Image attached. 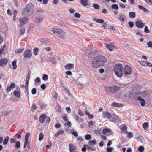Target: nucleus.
<instances>
[{
	"instance_id": "f257e3e1",
	"label": "nucleus",
	"mask_w": 152,
	"mask_h": 152,
	"mask_svg": "<svg viewBox=\"0 0 152 152\" xmlns=\"http://www.w3.org/2000/svg\"><path fill=\"white\" fill-rule=\"evenodd\" d=\"M106 58L104 56L99 55L94 58L92 61L91 69L94 70L95 69L103 66L106 62Z\"/></svg>"
},
{
	"instance_id": "f03ea898",
	"label": "nucleus",
	"mask_w": 152,
	"mask_h": 152,
	"mask_svg": "<svg viewBox=\"0 0 152 152\" xmlns=\"http://www.w3.org/2000/svg\"><path fill=\"white\" fill-rule=\"evenodd\" d=\"M34 11V7L33 4L29 3L27 5L25 8L22 11V14L23 15H30L33 14Z\"/></svg>"
},
{
	"instance_id": "7ed1b4c3",
	"label": "nucleus",
	"mask_w": 152,
	"mask_h": 152,
	"mask_svg": "<svg viewBox=\"0 0 152 152\" xmlns=\"http://www.w3.org/2000/svg\"><path fill=\"white\" fill-rule=\"evenodd\" d=\"M123 68L121 64H118L115 65L114 68V72L116 75L119 77H121L123 75Z\"/></svg>"
},
{
	"instance_id": "20e7f679",
	"label": "nucleus",
	"mask_w": 152,
	"mask_h": 152,
	"mask_svg": "<svg viewBox=\"0 0 152 152\" xmlns=\"http://www.w3.org/2000/svg\"><path fill=\"white\" fill-rule=\"evenodd\" d=\"M52 31L58 37L63 38L66 35V32L61 29L58 28H54L52 29Z\"/></svg>"
},
{
	"instance_id": "39448f33",
	"label": "nucleus",
	"mask_w": 152,
	"mask_h": 152,
	"mask_svg": "<svg viewBox=\"0 0 152 152\" xmlns=\"http://www.w3.org/2000/svg\"><path fill=\"white\" fill-rule=\"evenodd\" d=\"M29 21L28 18L27 17H21L19 18L18 24L19 27L20 28L22 27L24 25L27 23Z\"/></svg>"
},
{
	"instance_id": "423d86ee",
	"label": "nucleus",
	"mask_w": 152,
	"mask_h": 152,
	"mask_svg": "<svg viewBox=\"0 0 152 152\" xmlns=\"http://www.w3.org/2000/svg\"><path fill=\"white\" fill-rule=\"evenodd\" d=\"M32 56L31 51L29 49H26L24 52L23 56L25 58H31Z\"/></svg>"
},
{
	"instance_id": "0eeeda50",
	"label": "nucleus",
	"mask_w": 152,
	"mask_h": 152,
	"mask_svg": "<svg viewBox=\"0 0 152 152\" xmlns=\"http://www.w3.org/2000/svg\"><path fill=\"white\" fill-rule=\"evenodd\" d=\"M132 69L131 67L128 65H126L124 69V72L125 75H129L131 74Z\"/></svg>"
},
{
	"instance_id": "6e6552de",
	"label": "nucleus",
	"mask_w": 152,
	"mask_h": 152,
	"mask_svg": "<svg viewBox=\"0 0 152 152\" xmlns=\"http://www.w3.org/2000/svg\"><path fill=\"white\" fill-rule=\"evenodd\" d=\"M105 47L110 51H112L113 50L114 47V44L111 43L110 44L104 43Z\"/></svg>"
},
{
	"instance_id": "1a4fd4ad",
	"label": "nucleus",
	"mask_w": 152,
	"mask_h": 152,
	"mask_svg": "<svg viewBox=\"0 0 152 152\" xmlns=\"http://www.w3.org/2000/svg\"><path fill=\"white\" fill-rule=\"evenodd\" d=\"M137 100L138 102L139 103H140L141 105L143 106H144L145 104V100L142 99L140 96L138 97L137 98Z\"/></svg>"
},
{
	"instance_id": "9d476101",
	"label": "nucleus",
	"mask_w": 152,
	"mask_h": 152,
	"mask_svg": "<svg viewBox=\"0 0 152 152\" xmlns=\"http://www.w3.org/2000/svg\"><path fill=\"white\" fill-rule=\"evenodd\" d=\"M140 64L142 65L145 66H152V64L150 62H148L145 61H140Z\"/></svg>"
},
{
	"instance_id": "9b49d317",
	"label": "nucleus",
	"mask_w": 152,
	"mask_h": 152,
	"mask_svg": "<svg viewBox=\"0 0 152 152\" xmlns=\"http://www.w3.org/2000/svg\"><path fill=\"white\" fill-rule=\"evenodd\" d=\"M15 83H11L9 86H8L6 89V91L7 93L9 92L11 90V89H13L15 87Z\"/></svg>"
},
{
	"instance_id": "f8f14e48",
	"label": "nucleus",
	"mask_w": 152,
	"mask_h": 152,
	"mask_svg": "<svg viewBox=\"0 0 152 152\" xmlns=\"http://www.w3.org/2000/svg\"><path fill=\"white\" fill-rule=\"evenodd\" d=\"M135 24L137 27L138 28H142L144 26V24H143L142 22L139 20L136 21Z\"/></svg>"
},
{
	"instance_id": "ddd939ff",
	"label": "nucleus",
	"mask_w": 152,
	"mask_h": 152,
	"mask_svg": "<svg viewBox=\"0 0 152 152\" xmlns=\"http://www.w3.org/2000/svg\"><path fill=\"white\" fill-rule=\"evenodd\" d=\"M43 20L42 15H37L35 21L38 24H39Z\"/></svg>"
},
{
	"instance_id": "4468645a",
	"label": "nucleus",
	"mask_w": 152,
	"mask_h": 152,
	"mask_svg": "<svg viewBox=\"0 0 152 152\" xmlns=\"http://www.w3.org/2000/svg\"><path fill=\"white\" fill-rule=\"evenodd\" d=\"M118 116L115 114H112L111 115L110 120L113 122H115V120L118 119Z\"/></svg>"
},
{
	"instance_id": "2eb2a0df",
	"label": "nucleus",
	"mask_w": 152,
	"mask_h": 152,
	"mask_svg": "<svg viewBox=\"0 0 152 152\" xmlns=\"http://www.w3.org/2000/svg\"><path fill=\"white\" fill-rule=\"evenodd\" d=\"M73 64H68L65 66V68L66 70H69L73 69L74 68Z\"/></svg>"
},
{
	"instance_id": "dca6fc26",
	"label": "nucleus",
	"mask_w": 152,
	"mask_h": 152,
	"mask_svg": "<svg viewBox=\"0 0 152 152\" xmlns=\"http://www.w3.org/2000/svg\"><path fill=\"white\" fill-rule=\"evenodd\" d=\"M69 147L70 152H75L76 150V147L71 144L69 145Z\"/></svg>"
},
{
	"instance_id": "f3484780",
	"label": "nucleus",
	"mask_w": 152,
	"mask_h": 152,
	"mask_svg": "<svg viewBox=\"0 0 152 152\" xmlns=\"http://www.w3.org/2000/svg\"><path fill=\"white\" fill-rule=\"evenodd\" d=\"M111 115L108 111L104 112L103 113V117L104 118H107L110 119Z\"/></svg>"
},
{
	"instance_id": "a211bd4d",
	"label": "nucleus",
	"mask_w": 152,
	"mask_h": 152,
	"mask_svg": "<svg viewBox=\"0 0 152 152\" xmlns=\"http://www.w3.org/2000/svg\"><path fill=\"white\" fill-rule=\"evenodd\" d=\"M47 61H49L53 64H56V58L53 57H49L48 58V60Z\"/></svg>"
},
{
	"instance_id": "6ab92c4d",
	"label": "nucleus",
	"mask_w": 152,
	"mask_h": 152,
	"mask_svg": "<svg viewBox=\"0 0 152 152\" xmlns=\"http://www.w3.org/2000/svg\"><path fill=\"white\" fill-rule=\"evenodd\" d=\"M7 60L6 58H2L0 60V66H2L4 64L7 63Z\"/></svg>"
},
{
	"instance_id": "aec40b11",
	"label": "nucleus",
	"mask_w": 152,
	"mask_h": 152,
	"mask_svg": "<svg viewBox=\"0 0 152 152\" xmlns=\"http://www.w3.org/2000/svg\"><path fill=\"white\" fill-rule=\"evenodd\" d=\"M125 18V15L121 14L119 15L118 18L121 23H123L124 21Z\"/></svg>"
},
{
	"instance_id": "412c9836",
	"label": "nucleus",
	"mask_w": 152,
	"mask_h": 152,
	"mask_svg": "<svg viewBox=\"0 0 152 152\" xmlns=\"http://www.w3.org/2000/svg\"><path fill=\"white\" fill-rule=\"evenodd\" d=\"M111 105L116 107H121L123 106L122 104H119L116 102L112 103Z\"/></svg>"
},
{
	"instance_id": "4be33fe9",
	"label": "nucleus",
	"mask_w": 152,
	"mask_h": 152,
	"mask_svg": "<svg viewBox=\"0 0 152 152\" xmlns=\"http://www.w3.org/2000/svg\"><path fill=\"white\" fill-rule=\"evenodd\" d=\"M46 118V116L45 115H42L40 116L39 118V121L41 123H42L44 122V120Z\"/></svg>"
},
{
	"instance_id": "5701e85b",
	"label": "nucleus",
	"mask_w": 152,
	"mask_h": 152,
	"mask_svg": "<svg viewBox=\"0 0 152 152\" xmlns=\"http://www.w3.org/2000/svg\"><path fill=\"white\" fill-rule=\"evenodd\" d=\"M111 131L110 129L109 128H106L103 130L102 133L104 135H106L107 133H110Z\"/></svg>"
},
{
	"instance_id": "b1692460",
	"label": "nucleus",
	"mask_w": 152,
	"mask_h": 152,
	"mask_svg": "<svg viewBox=\"0 0 152 152\" xmlns=\"http://www.w3.org/2000/svg\"><path fill=\"white\" fill-rule=\"evenodd\" d=\"M138 7L139 9L142 10L144 12L147 13L149 12L148 10L146 8L144 7L143 6L141 5H139Z\"/></svg>"
},
{
	"instance_id": "393cba45",
	"label": "nucleus",
	"mask_w": 152,
	"mask_h": 152,
	"mask_svg": "<svg viewBox=\"0 0 152 152\" xmlns=\"http://www.w3.org/2000/svg\"><path fill=\"white\" fill-rule=\"evenodd\" d=\"M94 20L95 21H96L97 23H103L104 22V20L102 19H97L96 18H95L94 19Z\"/></svg>"
},
{
	"instance_id": "a878e982",
	"label": "nucleus",
	"mask_w": 152,
	"mask_h": 152,
	"mask_svg": "<svg viewBox=\"0 0 152 152\" xmlns=\"http://www.w3.org/2000/svg\"><path fill=\"white\" fill-rule=\"evenodd\" d=\"M88 144L91 146H93L94 145H96V141L95 139L93 140H89L88 142Z\"/></svg>"
},
{
	"instance_id": "bb28decb",
	"label": "nucleus",
	"mask_w": 152,
	"mask_h": 152,
	"mask_svg": "<svg viewBox=\"0 0 152 152\" xmlns=\"http://www.w3.org/2000/svg\"><path fill=\"white\" fill-rule=\"evenodd\" d=\"M88 0H81L80 2L81 4L84 6H86L88 5Z\"/></svg>"
},
{
	"instance_id": "cd10ccee",
	"label": "nucleus",
	"mask_w": 152,
	"mask_h": 152,
	"mask_svg": "<svg viewBox=\"0 0 152 152\" xmlns=\"http://www.w3.org/2000/svg\"><path fill=\"white\" fill-rule=\"evenodd\" d=\"M136 16V14L134 12H130L129 13V16L132 18H134Z\"/></svg>"
},
{
	"instance_id": "c85d7f7f",
	"label": "nucleus",
	"mask_w": 152,
	"mask_h": 152,
	"mask_svg": "<svg viewBox=\"0 0 152 152\" xmlns=\"http://www.w3.org/2000/svg\"><path fill=\"white\" fill-rule=\"evenodd\" d=\"M14 94L18 98H19L20 97V93L18 91H15L14 92Z\"/></svg>"
},
{
	"instance_id": "c756f323",
	"label": "nucleus",
	"mask_w": 152,
	"mask_h": 152,
	"mask_svg": "<svg viewBox=\"0 0 152 152\" xmlns=\"http://www.w3.org/2000/svg\"><path fill=\"white\" fill-rule=\"evenodd\" d=\"M9 137L8 136H6L4 140L3 144L4 145H6L9 140Z\"/></svg>"
},
{
	"instance_id": "7c9ffc66",
	"label": "nucleus",
	"mask_w": 152,
	"mask_h": 152,
	"mask_svg": "<svg viewBox=\"0 0 152 152\" xmlns=\"http://www.w3.org/2000/svg\"><path fill=\"white\" fill-rule=\"evenodd\" d=\"M43 13V11L40 9H38L37 11L36 15H41V14Z\"/></svg>"
},
{
	"instance_id": "2f4dec72",
	"label": "nucleus",
	"mask_w": 152,
	"mask_h": 152,
	"mask_svg": "<svg viewBox=\"0 0 152 152\" xmlns=\"http://www.w3.org/2000/svg\"><path fill=\"white\" fill-rule=\"evenodd\" d=\"M33 54L35 56L37 55V53L39 51V49L37 48H35L33 49Z\"/></svg>"
},
{
	"instance_id": "473e14b6",
	"label": "nucleus",
	"mask_w": 152,
	"mask_h": 152,
	"mask_svg": "<svg viewBox=\"0 0 152 152\" xmlns=\"http://www.w3.org/2000/svg\"><path fill=\"white\" fill-rule=\"evenodd\" d=\"M16 62L17 61L16 60H14L12 62L13 69H16L17 67Z\"/></svg>"
},
{
	"instance_id": "72a5a7b5",
	"label": "nucleus",
	"mask_w": 152,
	"mask_h": 152,
	"mask_svg": "<svg viewBox=\"0 0 152 152\" xmlns=\"http://www.w3.org/2000/svg\"><path fill=\"white\" fill-rule=\"evenodd\" d=\"M93 7L96 10H98L100 8L99 6L96 4H93Z\"/></svg>"
},
{
	"instance_id": "f704fd0d",
	"label": "nucleus",
	"mask_w": 152,
	"mask_h": 152,
	"mask_svg": "<svg viewBox=\"0 0 152 152\" xmlns=\"http://www.w3.org/2000/svg\"><path fill=\"white\" fill-rule=\"evenodd\" d=\"M24 50V48L18 49L15 50V52L16 53H18L23 51Z\"/></svg>"
},
{
	"instance_id": "c9c22d12",
	"label": "nucleus",
	"mask_w": 152,
	"mask_h": 152,
	"mask_svg": "<svg viewBox=\"0 0 152 152\" xmlns=\"http://www.w3.org/2000/svg\"><path fill=\"white\" fill-rule=\"evenodd\" d=\"M111 8L116 10H117L119 9V7L118 5L116 4H113L112 5Z\"/></svg>"
},
{
	"instance_id": "e433bc0d",
	"label": "nucleus",
	"mask_w": 152,
	"mask_h": 152,
	"mask_svg": "<svg viewBox=\"0 0 152 152\" xmlns=\"http://www.w3.org/2000/svg\"><path fill=\"white\" fill-rule=\"evenodd\" d=\"M44 135L41 132L39 133V140L40 141H41L42 140L43 138Z\"/></svg>"
},
{
	"instance_id": "4c0bfd02",
	"label": "nucleus",
	"mask_w": 152,
	"mask_h": 152,
	"mask_svg": "<svg viewBox=\"0 0 152 152\" xmlns=\"http://www.w3.org/2000/svg\"><path fill=\"white\" fill-rule=\"evenodd\" d=\"M148 125V122H145L142 124V126L144 129H146Z\"/></svg>"
},
{
	"instance_id": "58836bf2",
	"label": "nucleus",
	"mask_w": 152,
	"mask_h": 152,
	"mask_svg": "<svg viewBox=\"0 0 152 152\" xmlns=\"http://www.w3.org/2000/svg\"><path fill=\"white\" fill-rule=\"evenodd\" d=\"M25 33V28H21L19 30V33L20 35L23 34Z\"/></svg>"
},
{
	"instance_id": "ea45409f",
	"label": "nucleus",
	"mask_w": 152,
	"mask_h": 152,
	"mask_svg": "<svg viewBox=\"0 0 152 152\" xmlns=\"http://www.w3.org/2000/svg\"><path fill=\"white\" fill-rule=\"evenodd\" d=\"M70 132L75 137H77L78 135V134L77 132L75 131H71Z\"/></svg>"
},
{
	"instance_id": "a19ab883",
	"label": "nucleus",
	"mask_w": 152,
	"mask_h": 152,
	"mask_svg": "<svg viewBox=\"0 0 152 152\" xmlns=\"http://www.w3.org/2000/svg\"><path fill=\"white\" fill-rule=\"evenodd\" d=\"M48 79V75L45 74H44L43 75L42 77V79L44 81L47 80Z\"/></svg>"
},
{
	"instance_id": "79ce46f5",
	"label": "nucleus",
	"mask_w": 152,
	"mask_h": 152,
	"mask_svg": "<svg viewBox=\"0 0 152 152\" xmlns=\"http://www.w3.org/2000/svg\"><path fill=\"white\" fill-rule=\"evenodd\" d=\"M20 146V144L19 141H17L15 143V148H19Z\"/></svg>"
},
{
	"instance_id": "37998d69",
	"label": "nucleus",
	"mask_w": 152,
	"mask_h": 152,
	"mask_svg": "<svg viewBox=\"0 0 152 152\" xmlns=\"http://www.w3.org/2000/svg\"><path fill=\"white\" fill-rule=\"evenodd\" d=\"M144 149V147L142 146H140L138 148V150L140 152H142Z\"/></svg>"
},
{
	"instance_id": "c03bdc74",
	"label": "nucleus",
	"mask_w": 152,
	"mask_h": 152,
	"mask_svg": "<svg viewBox=\"0 0 152 152\" xmlns=\"http://www.w3.org/2000/svg\"><path fill=\"white\" fill-rule=\"evenodd\" d=\"M126 132L127 134L128 135L129 137L131 138L133 137V134L132 132Z\"/></svg>"
},
{
	"instance_id": "a18cd8bd",
	"label": "nucleus",
	"mask_w": 152,
	"mask_h": 152,
	"mask_svg": "<svg viewBox=\"0 0 152 152\" xmlns=\"http://www.w3.org/2000/svg\"><path fill=\"white\" fill-rule=\"evenodd\" d=\"M110 88L111 91H113L114 92L116 91L119 88L118 87H115L114 88L111 87Z\"/></svg>"
},
{
	"instance_id": "49530a36",
	"label": "nucleus",
	"mask_w": 152,
	"mask_h": 152,
	"mask_svg": "<svg viewBox=\"0 0 152 152\" xmlns=\"http://www.w3.org/2000/svg\"><path fill=\"white\" fill-rule=\"evenodd\" d=\"M147 45L149 48H152V41H150L148 42Z\"/></svg>"
},
{
	"instance_id": "de8ad7c7",
	"label": "nucleus",
	"mask_w": 152,
	"mask_h": 152,
	"mask_svg": "<svg viewBox=\"0 0 152 152\" xmlns=\"http://www.w3.org/2000/svg\"><path fill=\"white\" fill-rule=\"evenodd\" d=\"M107 29H109L112 30V31H114L115 30V28L114 27L112 26H108L107 28Z\"/></svg>"
},
{
	"instance_id": "09e8293b",
	"label": "nucleus",
	"mask_w": 152,
	"mask_h": 152,
	"mask_svg": "<svg viewBox=\"0 0 152 152\" xmlns=\"http://www.w3.org/2000/svg\"><path fill=\"white\" fill-rule=\"evenodd\" d=\"M94 54L93 53L90 52L88 55V57L89 58H91L94 56Z\"/></svg>"
},
{
	"instance_id": "8fccbe9b",
	"label": "nucleus",
	"mask_w": 152,
	"mask_h": 152,
	"mask_svg": "<svg viewBox=\"0 0 152 152\" xmlns=\"http://www.w3.org/2000/svg\"><path fill=\"white\" fill-rule=\"evenodd\" d=\"M86 146L88 147V145H84L81 149V150L82 151L85 152L86 151Z\"/></svg>"
},
{
	"instance_id": "3c124183",
	"label": "nucleus",
	"mask_w": 152,
	"mask_h": 152,
	"mask_svg": "<svg viewBox=\"0 0 152 152\" xmlns=\"http://www.w3.org/2000/svg\"><path fill=\"white\" fill-rule=\"evenodd\" d=\"M128 24L129 27L131 28H133L134 26V23L133 22L129 21L128 22Z\"/></svg>"
},
{
	"instance_id": "603ef678",
	"label": "nucleus",
	"mask_w": 152,
	"mask_h": 152,
	"mask_svg": "<svg viewBox=\"0 0 152 152\" xmlns=\"http://www.w3.org/2000/svg\"><path fill=\"white\" fill-rule=\"evenodd\" d=\"M37 92V90L35 88H33L32 89L31 92L33 94H35Z\"/></svg>"
},
{
	"instance_id": "864d4df0",
	"label": "nucleus",
	"mask_w": 152,
	"mask_h": 152,
	"mask_svg": "<svg viewBox=\"0 0 152 152\" xmlns=\"http://www.w3.org/2000/svg\"><path fill=\"white\" fill-rule=\"evenodd\" d=\"M78 114L81 116H83L84 115V113L83 112L80 110H79Z\"/></svg>"
},
{
	"instance_id": "5fc2aeb1",
	"label": "nucleus",
	"mask_w": 152,
	"mask_h": 152,
	"mask_svg": "<svg viewBox=\"0 0 152 152\" xmlns=\"http://www.w3.org/2000/svg\"><path fill=\"white\" fill-rule=\"evenodd\" d=\"M144 32L146 33H148L150 32L149 30L148 29L147 26H145L144 28Z\"/></svg>"
},
{
	"instance_id": "6e6d98bb",
	"label": "nucleus",
	"mask_w": 152,
	"mask_h": 152,
	"mask_svg": "<svg viewBox=\"0 0 152 152\" xmlns=\"http://www.w3.org/2000/svg\"><path fill=\"white\" fill-rule=\"evenodd\" d=\"M94 125V123L93 122V121H90L88 123V126L89 127H91L93 126Z\"/></svg>"
},
{
	"instance_id": "4d7b16f0",
	"label": "nucleus",
	"mask_w": 152,
	"mask_h": 152,
	"mask_svg": "<svg viewBox=\"0 0 152 152\" xmlns=\"http://www.w3.org/2000/svg\"><path fill=\"white\" fill-rule=\"evenodd\" d=\"M91 138V136L90 134H87L86 135L85 139L87 140H89Z\"/></svg>"
},
{
	"instance_id": "13d9d810",
	"label": "nucleus",
	"mask_w": 152,
	"mask_h": 152,
	"mask_svg": "<svg viewBox=\"0 0 152 152\" xmlns=\"http://www.w3.org/2000/svg\"><path fill=\"white\" fill-rule=\"evenodd\" d=\"M29 135H30V134L28 133H27L26 134L25 136V140H28V138L29 137Z\"/></svg>"
},
{
	"instance_id": "bf43d9fd",
	"label": "nucleus",
	"mask_w": 152,
	"mask_h": 152,
	"mask_svg": "<svg viewBox=\"0 0 152 152\" xmlns=\"http://www.w3.org/2000/svg\"><path fill=\"white\" fill-rule=\"evenodd\" d=\"M113 148L110 147H107V152H111L112 149H113Z\"/></svg>"
},
{
	"instance_id": "052dcab7",
	"label": "nucleus",
	"mask_w": 152,
	"mask_h": 152,
	"mask_svg": "<svg viewBox=\"0 0 152 152\" xmlns=\"http://www.w3.org/2000/svg\"><path fill=\"white\" fill-rule=\"evenodd\" d=\"M61 107L59 105H58L56 107V110L58 112H59L61 111Z\"/></svg>"
},
{
	"instance_id": "680f3d73",
	"label": "nucleus",
	"mask_w": 152,
	"mask_h": 152,
	"mask_svg": "<svg viewBox=\"0 0 152 152\" xmlns=\"http://www.w3.org/2000/svg\"><path fill=\"white\" fill-rule=\"evenodd\" d=\"M127 127L126 126H123L122 127L121 129L123 131H124L125 132H126L127 130Z\"/></svg>"
},
{
	"instance_id": "e2e57ef3",
	"label": "nucleus",
	"mask_w": 152,
	"mask_h": 152,
	"mask_svg": "<svg viewBox=\"0 0 152 152\" xmlns=\"http://www.w3.org/2000/svg\"><path fill=\"white\" fill-rule=\"evenodd\" d=\"M40 107L42 109L45 108L46 107V105L45 104H39Z\"/></svg>"
},
{
	"instance_id": "0e129e2a",
	"label": "nucleus",
	"mask_w": 152,
	"mask_h": 152,
	"mask_svg": "<svg viewBox=\"0 0 152 152\" xmlns=\"http://www.w3.org/2000/svg\"><path fill=\"white\" fill-rule=\"evenodd\" d=\"M119 6L121 8H124L126 7V6L125 5L122 3H120L119 4Z\"/></svg>"
},
{
	"instance_id": "69168bd1",
	"label": "nucleus",
	"mask_w": 152,
	"mask_h": 152,
	"mask_svg": "<svg viewBox=\"0 0 152 152\" xmlns=\"http://www.w3.org/2000/svg\"><path fill=\"white\" fill-rule=\"evenodd\" d=\"M30 73H28L26 76V80H29L30 77Z\"/></svg>"
},
{
	"instance_id": "338daca9",
	"label": "nucleus",
	"mask_w": 152,
	"mask_h": 152,
	"mask_svg": "<svg viewBox=\"0 0 152 152\" xmlns=\"http://www.w3.org/2000/svg\"><path fill=\"white\" fill-rule=\"evenodd\" d=\"M40 87L41 89H45V88L46 86L44 84H42L41 85Z\"/></svg>"
},
{
	"instance_id": "774afa93",
	"label": "nucleus",
	"mask_w": 152,
	"mask_h": 152,
	"mask_svg": "<svg viewBox=\"0 0 152 152\" xmlns=\"http://www.w3.org/2000/svg\"><path fill=\"white\" fill-rule=\"evenodd\" d=\"M102 27L103 28H104L107 29V23L105 22H104L103 23Z\"/></svg>"
}]
</instances>
